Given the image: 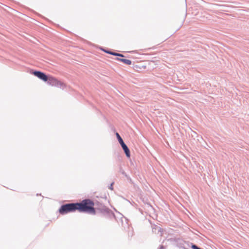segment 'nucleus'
<instances>
[{"instance_id": "obj_1", "label": "nucleus", "mask_w": 249, "mask_h": 249, "mask_svg": "<svg viewBox=\"0 0 249 249\" xmlns=\"http://www.w3.org/2000/svg\"><path fill=\"white\" fill-rule=\"evenodd\" d=\"M94 207V203L90 199H85L80 203H77V211L80 212L95 214L96 211Z\"/></svg>"}, {"instance_id": "obj_2", "label": "nucleus", "mask_w": 249, "mask_h": 249, "mask_svg": "<svg viewBox=\"0 0 249 249\" xmlns=\"http://www.w3.org/2000/svg\"><path fill=\"white\" fill-rule=\"evenodd\" d=\"M76 210H77V203H69L62 205L59 209V212L61 214H65Z\"/></svg>"}, {"instance_id": "obj_3", "label": "nucleus", "mask_w": 249, "mask_h": 249, "mask_svg": "<svg viewBox=\"0 0 249 249\" xmlns=\"http://www.w3.org/2000/svg\"><path fill=\"white\" fill-rule=\"evenodd\" d=\"M47 81L48 83L52 86L60 88L65 86V84L62 82L52 76H48V80Z\"/></svg>"}, {"instance_id": "obj_4", "label": "nucleus", "mask_w": 249, "mask_h": 249, "mask_svg": "<svg viewBox=\"0 0 249 249\" xmlns=\"http://www.w3.org/2000/svg\"><path fill=\"white\" fill-rule=\"evenodd\" d=\"M32 73L44 82H46L48 80V76H47L42 72L39 71H34Z\"/></svg>"}, {"instance_id": "obj_5", "label": "nucleus", "mask_w": 249, "mask_h": 249, "mask_svg": "<svg viewBox=\"0 0 249 249\" xmlns=\"http://www.w3.org/2000/svg\"><path fill=\"white\" fill-rule=\"evenodd\" d=\"M117 60L121 61L122 62L124 63L125 64L130 65L131 64V61L129 59H124V58H117Z\"/></svg>"}, {"instance_id": "obj_6", "label": "nucleus", "mask_w": 249, "mask_h": 249, "mask_svg": "<svg viewBox=\"0 0 249 249\" xmlns=\"http://www.w3.org/2000/svg\"><path fill=\"white\" fill-rule=\"evenodd\" d=\"M125 152L126 157L128 158L130 157V151L128 147L123 149Z\"/></svg>"}, {"instance_id": "obj_7", "label": "nucleus", "mask_w": 249, "mask_h": 249, "mask_svg": "<svg viewBox=\"0 0 249 249\" xmlns=\"http://www.w3.org/2000/svg\"><path fill=\"white\" fill-rule=\"evenodd\" d=\"M105 52H106L107 53L113 55L118 56H121V57H124V55L123 54H121V53H113V52H109V51H105Z\"/></svg>"}, {"instance_id": "obj_8", "label": "nucleus", "mask_w": 249, "mask_h": 249, "mask_svg": "<svg viewBox=\"0 0 249 249\" xmlns=\"http://www.w3.org/2000/svg\"><path fill=\"white\" fill-rule=\"evenodd\" d=\"M116 135L118 140L119 143H123L124 142V141H123V139H122V138L121 137V136H120V135L119 134V133H116Z\"/></svg>"}, {"instance_id": "obj_9", "label": "nucleus", "mask_w": 249, "mask_h": 249, "mask_svg": "<svg viewBox=\"0 0 249 249\" xmlns=\"http://www.w3.org/2000/svg\"><path fill=\"white\" fill-rule=\"evenodd\" d=\"M121 146L122 147L123 149H124L125 148H126L127 146H126V145L124 143V142H123V143H120Z\"/></svg>"}, {"instance_id": "obj_10", "label": "nucleus", "mask_w": 249, "mask_h": 249, "mask_svg": "<svg viewBox=\"0 0 249 249\" xmlns=\"http://www.w3.org/2000/svg\"><path fill=\"white\" fill-rule=\"evenodd\" d=\"M192 248L193 249H200L199 248L197 247L195 245H193L192 246Z\"/></svg>"}]
</instances>
